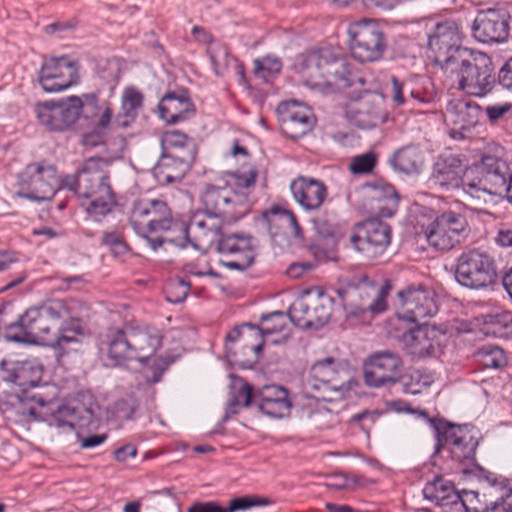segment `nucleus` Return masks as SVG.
<instances>
[{
    "mask_svg": "<svg viewBox=\"0 0 512 512\" xmlns=\"http://www.w3.org/2000/svg\"><path fill=\"white\" fill-rule=\"evenodd\" d=\"M390 81L391 88L389 93L393 102L398 106L407 104L409 99L407 98L404 82L399 80L396 76H391Z\"/></svg>",
    "mask_w": 512,
    "mask_h": 512,
    "instance_id": "69168bd1",
    "label": "nucleus"
},
{
    "mask_svg": "<svg viewBox=\"0 0 512 512\" xmlns=\"http://www.w3.org/2000/svg\"><path fill=\"white\" fill-rule=\"evenodd\" d=\"M403 370L402 358L385 350L371 354L363 363L364 383L371 388L392 387Z\"/></svg>",
    "mask_w": 512,
    "mask_h": 512,
    "instance_id": "6ab92c4d",
    "label": "nucleus"
},
{
    "mask_svg": "<svg viewBox=\"0 0 512 512\" xmlns=\"http://www.w3.org/2000/svg\"><path fill=\"white\" fill-rule=\"evenodd\" d=\"M313 302V329L323 327L332 315V304L334 299L329 295L319 291L316 297H312Z\"/></svg>",
    "mask_w": 512,
    "mask_h": 512,
    "instance_id": "49530a36",
    "label": "nucleus"
},
{
    "mask_svg": "<svg viewBox=\"0 0 512 512\" xmlns=\"http://www.w3.org/2000/svg\"><path fill=\"white\" fill-rule=\"evenodd\" d=\"M227 342L235 343L242 342V348L254 352V360L252 361H239L236 359L240 368H252L258 362L264 347V339H261V333L258 326L250 323H244L240 326L234 327L225 337ZM226 350L230 353L231 348L226 343Z\"/></svg>",
    "mask_w": 512,
    "mask_h": 512,
    "instance_id": "473e14b6",
    "label": "nucleus"
},
{
    "mask_svg": "<svg viewBox=\"0 0 512 512\" xmlns=\"http://www.w3.org/2000/svg\"><path fill=\"white\" fill-rule=\"evenodd\" d=\"M337 361L333 357H327L314 363L309 371L308 385L314 390L341 391L345 385L342 377L344 371L337 369Z\"/></svg>",
    "mask_w": 512,
    "mask_h": 512,
    "instance_id": "7c9ffc66",
    "label": "nucleus"
},
{
    "mask_svg": "<svg viewBox=\"0 0 512 512\" xmlns=\"http://www.w3.org/2000/svg\"><path fill=\"white\" fill-rule=\"evenodd\" d=\"M469 233L470 226L465 213L452 209L439 213L424 229L429 245L443 252L464 242Z\"/></svg>",
    "mask_w": 512,
    "mask_h": 512,
    "instance_id": "2eb2a0df",
    "label": "nucleus"
},
{
    "mask_svg": "<svg viewBox=\"0 0 512 512\" xmlns=\"http://www.w3.org/2000/svg\"><path fill=\"white\" fill-rule=\"evenodd\" d=\"M351 56L360 63L380 60L388 46L383 27L374 19L362 18L348 25Z\"/></svg>",
    "mask_w": 512,
    "mask_h": 512,
    "instance_id": "ddd939ff",
    "label": "nucleus"
},
{
    "mask_svg": "<svg viewBox=\"0 0 512 512\" xmlns=\"http://www.w3.org/2000/svg\"><path fill=\"white\" fill-rule=\"evenodd\" d=\"M16 195L33 202L48 201L61 187L57 168L47 161L32 162L19 172Z\"/></svg>",
    "mask_w": 512,
    "mask_h": 512,
    "instance_id": "f8f14e48",
    "label": "nucleus"
},
{
    "mask_svg": "<svg viewBox=\"0 0 512 512\" xmlns=\"http://www.w3.org/2000/svg\"><path fill=\"white\" fill-rule=\"evenodd\" d=\"M338 239L319 237L309 245V251L318 262H327L337 258Z\"/></svg>",
    "mask_w": 512,
    "mask_h": 512,
    "instance_id": "de8ad7c7",
    "label": "nucleus"
},
{
    "mask_svg": "<svg viewBox=\"0 0 512 512\" xmlns=\"http://www.w3.org/2000/svg\"><path fill=\"white\" fill-rule=\"evenodd\" d=\"M234 387L236 390L235 392L232 393L231 398L239 399V402L244 407L255 406V393H253V389L250 384L243 381L242 379H239L237 382L234 383Z\"/></svg>",
    "mask_w": 512,
    "mask_h": 512,
    "instance_id": "680f3d73",
    "label": "nucleus"
},
{
    "mask_svg": "<svg viewBox=\"0 0 512 512\" xmlns=\"http://www.w3.org/2000/svg\"><path fill=\"white\" fill-rule=\"evenodd\" d=\"M79 62L67 55L44 59L38 82L47 93L68 89L79 80Z\"/></svg>",
    "mask_w": 512,
    "mask_h": 512,
    "instance_id": "aec40b11",
    "label": "nucleus"
},
{
    "mask_svg": "<svg viewBox=\"0 0 512 512\" xmlns=\"http://www.w3.org/2000/svg\"><path fill=\"white\" fill-rule=\"evenodd\" d=\"M388 197L383 201L370 204L371 213L376 215L375 218H390L392 217L399 205V197L394 187H388Z\"/></svg>",
    "mask_w": 512,
    "mask_h": 512,
    "instance_id": "09e8293b",
    "label": "nucleus"
},
{
    "mask_svg": "<svg viewBox=\"0 0 512 512\" xmlns=\"http://www.w3.org/2000/svg\"><path fill=\"white\" fill-rule=\"evenodd\" d=\"M483 109L472 100H456L447 107V115L453 125L452 137L462 139L465 132L476 127L482 117Z\"/></svg>",
    "mask_w": 512,
    "mask_h": 512,
    "instance_id": "c756f323",
    "label": "nucleus"
},
{
    "mask_svg": "<svg viewBox=\"0 0 512 512\" xmlns=\"http://www.w3.org/2000/svg\"><path fill=\"white\" fill-rule=\"evenodd\" d=\"M162 153L192 167L196 159L197 147L195 143H188L180 148Z\"/></svg>",
    "mask_w": 512,
    "mask_h": 512,
    "instance_id": "052dcab7",
    "label": "nucleus"
},
{
    "mask_svg": "<svg viewBox=\"0 0 512 512\" xmlns=\"http://www.w3.org/2000/svg\"><path fill=\"white\" fill-rule=\"evenodd\" d=\"M277 111L280 115L281 130L288 138L299 139L315 125L311 110L295 100L279 104Z\"/></svg>",
    "mask_w": 512,
    "mask_h": 512,
    "instance_id": "a878e982",
    "label": "nucleus"
},
{
    "mask_svg": "<svg viewBox=\"0 0 512 512\" xmlns=\"http://www.w3.org/2000/svg\"><path fill=\"white\" fill-rule=\"evenodd\" d=\"M209 59L218 77L224 76L228 68L233 65L236 57L232 56L227 48L211 49L208 51Z\"/></svg>",
    "mask_w": 512,
    "mask_h": 512,
    "instance_id": "5fc2aeb1",
    "label": "nucleus"
},
{
    "mask_svg": "<svg viewBox=\"0 0 512 512\" xmlns=\"http://www.w3.org/2000/svg\"><path fill=\"white\" fill-rule=\"evenodd\" d=\"M512 170L502 159L484 155L469 169L470 180L465 183V193L479 198L480 193L502 196Z\"/></svg>",
    "mask_w": 512,
    "mask_h": 512,
    "instance_id": "4468645a",
    "label": "nucleus"
},
{
    "mask_svg": "<svg viewBox=\"0 0 512 512\" xmlns=\"http://www.w3.org/2000/svg\"><path fill=\"white\" fill-rule=\"evenodd\" d=\"M391 288L390 281H385L378 288L366 275H362L358 284H348L337 289L336 293L347 318L365 319L367 314L374 317L387 310Z\"/></svg>",
    "mask_w": 512,
    "mask_h": 512,
    "instance_id": "1a4fd4ad",
    "label": "nucleus"
},
{
    "mask_svg": "<svg viewBox=\"0 0 512 512\" xmlns=\"http://www.w3.org/2000/svg\"><path fill=\"white\" fill-rule=\"evenodd\" d=\"M269 503L267 498L248 495L233 498L227 507H223L215 501L195 502L187 509V512H238L252 507L266 506Z\"/></svg>",
    "mask_w": 512,
    "mask_h": 512,
    "instance_id": "f704fd0d",
    "label": "nucleus"
},
{
    "mask_svg": "<svg viewBox=\"0 0 512 512\" xmlns=\"http://www.w3.org/2000/svg\"><path fill=\"white\" fill-rule=\"evenodd\" d=\"M144 106V94L134 85L124 88L121 95V110L117 122L121 127H129L137 119Z\"/></svg>",
    "mask_w": 512,
    "mask_h": 512,
    "instance_id": "e433bc0d",
    "label": "nucleus"
},
{
    "mask_svg": "<svg viewBox=\"0 0 512 512\" xmlns=\"http://www.w3.org/2000/svg\"><path fill=\"white\" fill-rule=\"evenodd\" d=\"M349 122L359 129H373L385 121V113L378 104L361 102L358 108L349 109L346 112Z\"/></svg>",
    "mask_w": 512,
    "mask_h": 512,
    "instance_id": "58836bf2",
    "label": "nucleus"
},
{
    "mask_svg": "<svg viewBox=\"0 0 512 512\" xmlns=\"http://www.w3.org/2000/svg\"><path fill=\"white\" fill-rule=\"evenodd\" d=\"M101 245L107 247L115 257L124 256L129 251L123 236L116 231L105 232L101 239Z\"/></svg>",
    "mask_w": 512,
    "mask_h": 512,
    "instance_id": "13d9d810",
    "label": "nucleus"
},
{
    "mask_svg": "<svg viewBox=\"0 0 512 512\" xmlns=\"http://www.w3.org/2000/svg\"><path fill=\"white\" fill-rule=\"evenodd\" d=\"M190 169L188 164L161 153L152 173L160 185H169L181 182Z\"/></svg>",
    "mask_w": 512,
    "mask_h": 512,
    "instance_id": "c9c22d12",
    "label": "nucleus"
},
{
    "mask_svg": "<svg viewBox=\"0 0 512 512\" xmlns=\"http://www.w3.org/2000/svg\"><path fill=\"white\" fill-rule=\"evenodd\" d=\"M81 413L88 414L91 416L90 410L84 407H69L63 405L59 407L55 412L52 413L50 419V426L56 428H68V430H75L84 426L82 422Z\"/></svg>",
    "mask_w": 512,
    "mask_h": 512,
    "instance_id": "a19ab883",
    "label": "nucleus"
},
{
    "mask_svg": "<svg viewBox=\"0 0 512 512\" xmlns=\"http://www.w3.org/2000/svg\"><path fill=\"white\" fill-rule=\"evenodd\" d=\"M162 341L163 334L156 326L126 321L106 330L99 341V352L108 366L145 363L160 349Z\"/></svg>",
    "mask_w": 512,
    "mask_h": 512,
    "instance_id": "20e7f679",
    "label": "nucleus"
},
{
    "mask_svg": "<svg viewBox=\"0 0 512 512\" xmlns=\"http://www.w3.org/2000/svg\"><path fill=\"white\" fill-rule=\"evenodd\" d=\"M391 227L378 218L357 223L350 236L352 247L368 260L381 256L391 242Z\"/></svg>",
    "mask_w": 512,
    "mask_h": 512,
    "instance_id": "f3484780",
    "label": "nucleus"
},
{
    "mask_svg": "<svg viewBox=\"0 0 512 512\" xmlns=\"http://www.w3.org/2000/svg\"><path fill=\"white\" fill-rule=\"evenodd\" d=\"M498 85L512 91V57L496 70V87Z\"/></svg>",
    "mask_w": 512,
    "mask_h": 512,
    "instance_id": "338daca9",
    "label": "nucleus"
},
{
    "mask_svg": "<svg viewBox=\"0 0 512 512\" xmlns=\"http://www.w3.org/2000/svg\"><path fill=\"white\" fill-rule=\"evenodd\" d=\"M254 75L267 80L268 77L279 74L282 70V62L277 57L265 56L256 58L253 61Z\"/></svg>",
    "mask_w": 512,
    "mask_h": 512,
    "instance_id": "864d4df0",
    "label": "nucleus"
},
{
    "mask_svg": "<svg viewBox=\"0 0 512 512\" xmlns=\"http://www.w3.org/2000/svg\"><path fill=\"white\" fill-rule=\"evenodd\" d=\"M453 270L456 282L471 290L492 288L499 279L495 257L481 248L463 250L456 257Z\"/></svg>",
    "mask_w": 512,
    "mask_h": 512,
    "instance_id": "9d476101",
    "label": "nucleus"
},
{
    "mask_svg": "<svg viewBox=\"0 0 512 512\" xmlns=\"http://www.w3.org/2000/svg\"><path fill=\"white\" fill-rule=\"evenodd\" d=\"M188 143H195V141L192 137L179 130H169L164 133L161 139V152L177 149Z\"/></svg>",
    "mask_w": 512,
    "mask_h": 512,
    "instance_id": "4d7b16f0",
    "label": "nucleus"
},
{
    "mask_svg": "<svg viewBox=\"0 0 512 512\" xmlns=\"http://www.w3.org/2000/svg\"><path fill=\"white\" fill-rule=\"evenodd\" d=\"M458 91L463 94L484 98L496 88V67L492 58L480 50H460L446 59L442 69Z\"/></svg>",
    "mask_w": 512,
    "mask_h": 512,
    "instance_id": "39448f33",
    "label": "nucleus"
},
{
    "mask_svg": "<svg viewBox=\"0 0 512 512\" xmlns=\"http://www.w3.org/2000/svg\"><path fill=\"white\" fill-rule=\"evenodd\" d=\"M511 15L505 9H486L477 13L471 34L481 43H503L510 32Z\"/></svg>",
    "mask_w": 512,
    "mask_h": 512,
    "instance_id": "4be33fe9",
    "label": "nucleus"
},
{
    "mask_svg": "<svg viewBox=\"0 0 512 512\" xmlns=\"http://www.w3.org/2000/svg\"><path fill=\"white\" fill-rule=\"evenodd\" d=\"M512 110L511 103H503L496 105H489L486 107L485 112L488 121L491 124L497 123L500 119H502L507 113Z\"/></svg>",
    "mask_w": 512,
    "mask_h": 512,
    "instance_id": "774afa93",
    "label": "nucleus"
},
{
    "mask_svg": "<svg viewBox=\"0 0 512 512\" xmlns=\"http://www.w3.org/2000/svg\"><path fill=\"white\" fill-rule=\"evenodd\" d=\"M473 475L469 477H475L480 482L486 483L483 488L482 497L478 491L473 490H462L459 492L458 504L460 508L458 512H499V497L498 485H496L500 478L493 472L486 470L483 467H475Z\"/></svg>",
    "mask_w": 512,
    "mask_h": 512,
    "instance_id": "a211bd4d",
    "label": "nucleus"
},
{
    "mask_svg": "<svg viewBox=\"0 0 512 512\" xmlns=\"http://www.w3.org/2000/svg\"><path fill=\"white\" fill-rule=\"evenodd\" d=\"M261 218L267 226L271 241L277 246L282 247L289 243V232L296 238L302 236V229L291 210L274 205L263 211Z\"/></svg>",
    "mask_w": 512,
    "mask_h": 512,
    "instance_id": "393cba45",
    "label": "nucleus"
},
{
    "mask_svg": "<svg viewBox=\"0 0 512 512\" xmlns=\"http://www.w3.org/2000/svg\"><path fill=\"white\" fill-rule=\"evenodd\" d=\"M498 493L499 497L502 499L499 500L498 505L499 512H512V488L509 487L506 478L500 476L498 482Z\"/></svg>",
    "mask_w": 512,
    "mask_h": 512,
    "instance_id": "0e129e2a",
    "label": "nucleus"
},
{
    "mask_svg": "<svg viewBox=\"0 0 512 512\" xmlns=\"http://www.w3.org/2000/svg\"><path fill=\"white\" fill-rule=\"evenodd\" d=\"M113 116V109L105 105L104 112L99 117L95 128L85 133L82 137V144L87 147H96L104 142L105 130L109 127Z\"/></svg>",
    "mask_w": 512,
    "mask_h": 512,
    "instance_id": "a18cd8bd",
    "label": "nucleus"
},
{
    "mask_svg": "<svg viewBox=\"0 0 512 512\" xmlns=\"http://www.w3.org/2000/svg\"><path fill=\"white\" fill-rule=\"evenodd\" d=\"M81 101L76 95L68 96L57 102L47 101L36 107L39 122L49 131L69 130L81 116Z\"/></svg>",
    "mask_w": 512,
    "mask_h": 512,
    "instance_id": "412c9836",
    "label": "nucleus"
},
{
    "mask_svg": "<svg viewBox=\"0 0 512 512\" xmlns=\"http://www.w3.org/2000/svg\"><path fill=\"white\" fill-rule=\"evenodd\" d=\"M420 415L427 419L435 434L433 457L440 456L450 462L449 468L469 477L475 467H481L476 462L477 439L466 426L455 425L444 419L429 417L424 410Z\"/></svg>",
    "mask_w": 512,
    "mask_h": 512,
    "instance_id": "423d86ee",
    "label": "nucleus"
},
{
    "mask_svg": "<svg viewBox=\"0 0 512 512\" xmlns=\"http://www.w3.org/2000/svg\"><path fill=\"white\" fill-rule=\"evenodd\" d=\"M111 163L103 157L87 158L75 174L61 180V187L74 192L81 199L80 207L96 222H101L117 205L110 182Z\"/></svg>",
    "mask_w": 512,
    "mask_h": 512,
    "instance_id": "7ed1b4c3",
    "label": "nucleus"
},
{
    "mask_svg": "<svg viewBox=\"0 0 512 512\" xmlns=\"http://www.w3.org/2000/svg\"><path fill=\"white\" fill-rule=\"evenodd\" d=\"M475 356L484 369L502 370L508 365L506 352L497 345H483L477 350Z\"/></svg>",
    "mask_w": 512,
    "mask_h": 512,
    "instance_id": "79ce46f5",
    "label": "nucleus"
},
{
    "mask_svg": "<svg viewBox=\"0 0 512 512\" xmlns=\"http://www.w3.org/2000/svg\"><path fill=\"white\" fill-rule=\"evenodd\" d=\"M301 73L307 81L322 79L326 85L347 89L365 84V79L345 53L333 47H321L303 55Z\"/></svg>",
    "mask_w": 512,
    "mask_h": 512,
    "instance_id": "0eeeda50",
    "label": "nucleus"
},
{
    "mask_svg": "<svg viewBox=\"0 0 512 512\" xmlns=\"http://www.w3.org/2000/svg\"><path fill=\"white\" fill-rule=\"evenodd\" d=\"M80 101L82 104L81 107V115L85 119H94L97 116H101V114L104 112L105 105H110L109 102L104 101L103 103H100L99 101V94L96 92L91 93H84L80 97Z\"/></svg>",
    "mask_w": 512,
    "mask_h": 512,
    "instance_id": "8fccbe9b",
    "label": "nucleus"
},
{
    "mask_svg": "<svg viewBox=\"0 0 512 512\" xmlns=\"http://www.w3.org/2000/svg\"><path fill=\"white\" fill-rule=\"evenodd\" d=\"M191 284L184 278L170 280L164 289L165 298L168 302L178 304L183 302L190 291Z\"/></svg>",
    "mask_w": 512,
    "mask_h": 512,
    "instance_id": "3c124183",
    "label": "nucleus"
},
{
    "mask_svg": "<svg viewBox=\"0 0 512 512\" xmlns=\"http://www.w3.org/2000/svg\"><path fill=\"white\" fill-rule=\"evenodd\" d=\"M295 201L306 211L317 210L327 197L325 184L318 179L298 176L290 184Z\"/></svg>",
    "mask_w": 512,
    "mask_h": 512,
    "instance_id": "2f4dec72",
    "label": "nucleus"
},
{
    "mask_svg": "<svg viewBox=\"0 0 512 512\" xmlns=\"http://www.w3.org/2000/svg\"><path fill=\"white\" fill-rule=\"evenodd\" d=\"M459 492L450 480L441 475H436L432 481L426 483L423 489L424 497L434 501L440 506L442 512H458Z\"/></svg>",
    "mask_w": 512,
    "mask_h": 512,
    "instance_id": "72a5a7b5",
    "label": "nucleus"
},
{
    "mask_svg": "<svg viewBox=\"0 0 512 512\" xmlns=\"http://www.w3.org/2000/svg\"><path fill=\"white\" fill-rule=\"evenodd\" d=\"M442 336L439 329L424 322L404 332L402 342L409 355L420 359L435 354Z\"/></svg>",
    "mask_w": 512,
    "mask_h": 512,
    "instance_id": "bb28decb",
    "label": "nucleus"
},
{
    "mask_svg": "<svg viewBox=\"0 0 512 512\" xmlns=\"http://www.w3.org/2000/svg\"><path fill=\"white\" fill-rule=\"evenodd\" d=\"M313 302L308 291L297 298L288 309L290 321L300 329H313Z\"/></svg>",
    "mask_w": 512,
    "mask_h": 512,
    "instance_id": "ea45409f",
    "label": "nucleus"
},
{
    "mask_svg": "<svg viewBox=\"0 0 512 512\" xmlns=\"http://www.w3.org/2000/svg\"><path fill=\"white\" fill-rule=\"evenodd\" d=\"M135 400L132 398L119 399L113 404V413L115 417L121 420H130L136 410Z\"/></svg>",
    "mask_w": 512,
    "mask_h": 512,
    "instance_id": "e2e57ef3",
    "label": "nucleus"
},
{
    "mask_svg": "<svg viewBox=\"0 0 512 512\" xmlns=\"http://www.w3.org/2000/svg\"><path fill=\"white\" fill-rule=\"evenodd\" d=\"M129 224L139 236L158 232H175L183 227V220L173 215L168 204L161 199L142 198L133 201Z\"/></svg>",
    "mask_w": 512,
    "mask_h": 512,
    "instance_id": "9b49d317",
    "label": "nucleus"
},
{
    "mask_svg": "<svg viewBox=\"0 0 512 512\" xmlns=\"http://www.w3.org/2000/svg\"><path fill=\"white\" fill-rule=\"evenodd\" d=\"M377 163L375 152H367L356 156L350 163V170L353 174H366L372 172Z\"/></svg>",
    "mask_w": 512,
    "mask_h": 512,
    "instance_id": "bf43d9fd",
    "label": "nucleus"
},
{
    "mask_svg": "<svg viewBox=\"0 0 512 512\" xmlns=\"http://www.w3.org/2000/svg\"><path fill=\"white\" fill-rule=\"evenodd\" d=\"M397 383L402 385L405 394L417 395L430 386L431 379L421 370L414 369L406 373L401 372Z\"/></svg>",
    "mask_w": 512,
    "mask_h": 512,
    "instance_id": "c03bdc74",
    "label": "nucleus"
},
{
    "mask_svg": "<svg viewBox=\"0 0 512 512\" xmlns=\"http://www.w3.org/2000/svg\"><path fill=\"white\" fill-rule=\"evenodd\" d=\"M286 326V315L282 311H274L261 317V326L258 327L261 339L266 335L282 332Z\"/></svg>",
    "mask_w": 512,
    "mask_h": 512,
    "instance_id": "603ef678",
    "label": "nucleus"
},
{
    "mask_svg": "<svg viewBox=\"0 0 512 512\" xmlns=\"http://www.w3.org/2000/svg\"><path fill=\"white\" fill-rule=\"evenodd\" d=\"M203 208L196 211L189 223L177 228L179 243H189L194 249L205 251L214 247L225 260L221 265L229 270L244 272L257 257V244L253 235L244 231L229 232L224 228L243 219L250 211L248 195L229 186L206 184L200 195Z\"/></svg>",
    "mask_w": 512,
    "mask_h": 512,
    "instance_id": "f257e3e1",
    "label": "nucleus"
},
{
    "mask_svg": "<svg viewBox=\"0 0 512 512\" xmlns=\"http://www.w3.org/2000/svg\"><path fill=\"white\" fill-rule=\"evenodd\" d=\"M76 302L67 299H47L33 305L20 314L16 320L6 319L12 310V303L0 306V329L7 341L30 343L37 339L51 340L50 335L59 331L62 324L78 320Z\"/></svg>",
    "mask_w": 512,
    "mask_h": 512,
    "instance_id": "f03ea898",
    "label": "nucleus"
},
{
    "mask_svg": "<svg viewBox=\"0 0 512 512\" xmlns=\"http://www.w3.org/2000/svg\"><path fill=\"white\" fill-rule=\"evenodd\" d=\"M160 119L167 124H177L195 115V105L187 89L167 92L157 105Z\"/></svg>",
    "mask_w": 512,
    "mask_h": 512,
    "instance_id": "cd10ccee",
    "label": "nucleus"
},
{
    "mask_svg": "<svg viewBox=\"0 0 512 512\" xmlns=\"http://www.w3.org/2000/svg\"><path fill=\"white\" fill-rule=\"evenodd\" d=\"M465 172L461 155L440 154L433 163L430 181L444 190L464 189L465 183L470 180L469 173L464 178Z\"/></svg>",
    "mask_w": 512,
    "mask_h": 512,
    "instance_id": "b1692460",
    "label": "nucleus"
},
{
    "mask_svg": "<svg viewBox=\"0 0 512 512\" xmlns=\"http://www.w3.org/2000/svg\"><path fill=\"white\" fill-rule=\"evenodd\" d=\"M487 333L499 338H508L512 335V313L509 311H495L484 317Z\"/></svg>",
    "mask_w": 512,
    "mask_h": 512,
    "instance_id": "37998d69",
    "label": "nucleus"
},
{
    "mask_svg": "<svg viewBox=\"0 0 512 512\" xmlns=\"http://www.w3.org/2000/svg\"><path fill=\"white\" fill-rule=\"evenodd\" d=\"M255 406L270 418L281 419L289 416L291 401L286 388L279 385H266L255 393Z\"/></svg>",
    "mask_w": 512,
    "mask_h": 512,
    "instance_id": "c85d7f7f",
    "label": "nucleus"
},
{
    "mask_svg": "<svg viewBox=\"0 0 512 512\" xmlns=\"http://www.w3.org/2000/svg\"><path fill=\"white\" fill-rule=\"evenodd\" d=\"M1 378L18 387L22 401L35 402L40 407L48 405L56 396L54 388L42 383L43 366L35 360L0 362Z\"/></svg>",
    "mask_w": 512,
    "mask_h": 512,
    "instance_id": "6e6552de",
    "label": "nucleus"
},
{
    "mask_svg": "<svg viewBox=\"0 0 512 512\" xmlns=\"http://www.w3.org/2000/svg\"><path fill=\"white\" fill-rule=\"evenodd\" d=\"M461 40L462 33L455 20H445L435 25L428 38V47L441 69L445 68L447 58L455 56L460 50H469L461 46Z\"/></svg>",
    "mask_w": 512,
    "mask_h": 512,
    "instance_id": "5701e85b",
    "label": "nucleus"
},
{
    "mask_svg": "<svg viewBox=\"0 0 512 512\" xmlns=\"http://www.w3.org/2000/svg\"><path fill=\"white\" fill-rule=\"evenodd\" d=\"M313 223L317 236L332 239L339 238V226L334 214H331L328 218L318 215L313 219Z\"/></svg>",
    "mask_w": 512,
    "mask_h": 512,
    "instance_id": "6e6d98bb",
    "label": "nucleus"
},
{
    "mask_svg": "<svg viewBox=\"0 0 512 512\" xmlns=\"http://www.w3.org/2000/svg\"><path fill=\"white\" fill-rule=\"evenodd\" d=\"M400 320L421 324L424 319L435 316L439 310L436 292L423 285L411 284L397 293Z\"/></svg>",
    "mask_w": 512,
    "mask_h": 512,
    "instance_id": "dca6fc26",
    "label": "nucleus"
},
{
    "mask_svg": "<svg viewBox=\"0 0 512 512\" xmlns=\"http://www.w3.org/2000/svg\"><path fill=\"white\" fill-rule=\"evenodd\" d=\"M389 162L395 170L410 175L421 171L424 157L418 146L409 144L397 149Z\"/></svg>",
    "mask_w": 512,
    "mask_h": 512,
    "instance_id": "4c0bfd02",
    "label": "nucleus"
}]
</instances>
